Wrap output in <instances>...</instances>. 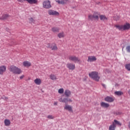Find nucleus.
Returning a JSON list of instances; mask_svg holds the SVG:
<instances>
[{"label":"nucleus","mask_w":130,"mask_h":130,"mask_svg":"<svg viewBox=\"0 0 130 130\" xmlns=\"http://www.w3.org/2000/svg\"><path fill=\"white\" fill-rule=\"evenodd\" d=\"M48 48H51V50H57V46L55 44H48Z\"/></svg>","instance_id":"obj_9"},{"label":"nucleus","mask_w":130,"mask_h":130,"mask_svg":"<svg viewBox=\"0 0 130 130\" xmlns=\"http://www.w3.org/2000/svg\"><path fill=\"white\" fill-rule=\"evenodd\" d=\"M9 18V15L4 14L2 16V17H0V20H7Z\"/></svg>","instance_id":"obj_22"},{"label":"nucleus","mask_w":130,"mask_h":130,"mask_svg":"<svg viewBox=\"0 0 130 130\" xmlns=\"http://www.w3.org/2000/svg\"><path fill=\"white\" fill-rule=\"evenodd\" d=\"M69 59L70 61H73L75 63L81 62V59H80V58H78L75 55L69 56Z\"/></svg>","instance_id":"obj_6"},{"label":"nucleus","mask_w":130,"mask_h":130,"mask_svg":"<svg viewBox=\"0 0 130 130\" xmlns=\"http://www.w3.org/2000/svg\"><path fill=\"white\" fill-rule=\"evenodd\" d=\"M96 60V58L94 56H88L87 61L88 62H92Z\"/></svg>","instance_id":"obj_10"},{"label":"nucleus","mask_w":130,"mask_h":130,"mask_svg":"<svg viewBox=\"0 0 130 130\" xmlns=\"http://www.w3.org/2000/svg\"><path fill=\"white\" fill-rule=\"evenodd\" d=\"M29 23H35V20L32 18H29Z\"/></svg>","instance_id":"obj_32"},{"label":"nucleus","mask_w":130,"mask_h":130,"mask_svg":"<svg viewBox=\"0 0 130 130\" xmlns=\"http://www.w3.org/2000/svg\"><path fill=\"white\" fill-rule=\"evenodd\" d=\"M113 123H114V125H118L119 126H121L122 125L121 123L119 121H117V120H114V122H113Z\"/></svg>","instance_id":"obj_27"},{"label":"nucleus","mask_w":130,"mask_h":130,"mask_svg":"<svg viewBox=\"0 0 130 130\" xmlns=\"http://www.w3.org/2000/svg\"><path fill=\"white\" fill-rule=\"evenodd\" d=\"M101 106L103 108H108L109 107V105L107 103L102 102L101 104Z\"/></svg>","instance_id":"obj_21"},{"label":"nucleus","mask_w":130,"mask_h":130,"mask_svg":"<svg viewBox=\"0 0 130 130\" xmlns=\"http://www.w3.org/2000/svg\"><path fill=\"white\" fill-rule=\"evenodd\" d=\"M52 31L53 32H58V31H59V29L57 27H53L52 28Z\"/></svg>","instance_id":"obj_29"},{"label":"nucleus","mask_w":130,"mask_h":130,"mask_svg":"<svg viewBox=\"0 0 130 130\" xmlns=\"http://www.w3.org/2000/svg\"><path fill=\"white\" fill-rule=\"evenodd\" d=\"M9 70L14 75H20L23 72L19 68L14 65L11 66L9 68Z\"/></svg>","instance_id":"obj_1"},{"label":"nucleus","mask_w":130,"mask_h":130,"mask_svg":"<svg viewBox=\"0 0 130 130\" xmlns=\"http://www.w3.org/2000/svg\"><path fill=\"white\" fill-rule=\"evenodd\" d=\"M103 86L105 87V84H102Z\"/></svg>","instance_id":"obj_42"},{"label":"nucleus","mask_w":130,"mask_h":130,"mask_svg":"<svg viewBox=\"0 0 130 130\" xmlns=\"http://www.w3.org/2000/svg\"><path fill=\"white\" fill-rule=\"evenodd\" d=\"M56 3H57L59 5H64L66 0H56Z\"/></svg>","instance_id":"obj_23"},{"label":"nucleus","mask_w":130,"mask_h":130,"mask_svg":"<svg viewBox=\"0 0 130 130\" xmlns=\"http://www.w3.org/2000/svg\"><path fill=\"white\" fill-rule=\"evenodd\" d=\"M115 27L119 30H128L130 28V24L126 23L124 25H116Z\"/></svg>","instance_id":"obj_2"},{"label":"nucleus","mask_w":130,"mask_h":130,"mask_svg":"<svg viewBox=\"0 0 130 130\" xmlns=\"http://www.w3.org/2000/svg\"><path fill=\"white\" fill-rule=\"evenodd\" d=\"M64 37V35L63 34V32H61L58 34V37L59 38H62V37Z\"/></svg>","instance_id":"obj_30"},{"label":"nucleus","mask_w":130,"mask_h":130,"mask_svg":"<svg viewBox=\"0 0 130 130\" xmlns=\"http://www.w3.org/2000/svg\"><path fill=\"white\" fill-rule=\"evenodd\" d=\"M66 110H68L69 112L73 113L74 111L73 110V107L70 105L66 106Z\"/></svg>","instance_id":"obj_17"},{"label":"nucleus","mask_w":130,"mask_h":130,"mask_svg":"<svg viewBox=\"0 0 130 130\" xmlns=\"http://www.w3.org/2000/svg\"><path fill=\"white\" fill-rule=\"evenodd\" d=\"M4 99H5V100H8V97L5 96V97L4 98Z\"/></svg>","instance_id":"obj_37"},{"label":"nucleus","mask_w":130,"mask_h":130,"mask_svg":"<svg viewBox=\"0 0 130 130\" xmlns=\"http://www.w3.org/2000/svg\"><path fill=\"white\" fill-rule=\"evenodd\" d=\"M89 76L93 80L99 82L100 79V77L99 75L98 72H92L89 74Z\"/></svg>","instance_id":"obj_3"},{"label":"nucleus","mask_w":130,"mask_h":130,"mask_svg":"<svg viewBox=\"0 0 130 130\" xmlns=\"http://www.w3.org/2000/svg\"><path fill=\"white\" fill-rule=\"evenodd\" d=\"M116 127V125L114 124V123H112V124L109 126V130H115Z\"/></svg>","instance_id":"obj_24"},{"label":"nucleus","mask_w":130,"mask_h":130,"mask_svg":"<svg viewBox=\"0 0 130 130\" xmlns=\"http://www.w3.org/2000/svg\"><path fill=\"white\" fill-rule=\"evenodd\" d=\"M64 92V90L63 88H60L58 90V92L59 94H63V92Z\"/></svg>","instance_id":"obj_28"},{"label":"nucleus","mask_w":130,"mask_h":130,"mask_svg":"<svg viewBox=\"0 0 130 130\" xmlns=\"http://www.w3.org/2000/svg\"><path fill=\"white\" fill-rule=\"evenodd\" d=\"M115 100V98L114 97H110V96H107L105 99V101L109 102V103H112Z\"/></svg>","instance_id":"obj_12"},{"label":"nucleus","mask_w":130,"mask_h":130,"mask_svg":"<svg viewBox=\"0 0 130 130\" xmlns=\"http://www.w3.org/2000/svg\"><path fill=\"white\" fill-rule=\"evenodd\" d=\"M119 18H119V16H117L116 18H115L114 19L116 20V21H118V20H119Z\"/></svg>","instance_id":"obj_36"},{"label":"nucleus","mask_w":130,"mask_h":130,"mask_svg":"<svg viewBox=\"0 0 130 130\" xmlns=\"http://www.w3.org/2000/svg\"><path fill=\"white\" fill-rule=\"evenodd\" d=\"M67 67L71 70H74L76 69V66L73 63H68Z\"/></svg>","instance_id":"obj_15"},{"label":"nucleus","mask_w":130,"mask_h":130,"mask_svg":"<svg viewBox=\"0 0 130 130\" xmlns=\"http://www.w3.org/2000/svg\"><path fill=\"white\" fill-rule=\"evenodd\" d=\"M47 118H49V119H53L54 117L52 116V115H49L48 116Z\"/></svg>","instance_id":"obj_33"},{"label":"nucleus","mask_w":130,"mask_h":130,"mask_svg":"<svg viewBox=\"0 0 130 130\" xmlns=\"http://www.w3.org/2000/svg\"><path fill=\"white\" fill-rule=\"evenodd\" d=\"M99 14L98 13H94L93 15H89L88 16V19L91 20H92L93 19L98 20L99 19Z\"/></svg>","instance_id":"obj_7"},{"label":"nucleus","mask_w":130,"mask_h":130,"mask_svg":"<svg viewBox=\"0 0 130 130\" xmlns=\"http://www.w3.org/2000/svg\"><path fill=\"white\" fill-rule=\"evenodd\" d=\"M48 14L50 15V16H59L58 12L52 10H48Z\"/></svg>","instance_id":"obj_8"},{"label":"nucleus","mask_w":130,"mask_h":130,"mask_svg":"<svg viewBox=\"0 0 130 130\" xmlns=\"http://www.w3.org/2000/svg\"><path fill=\"white\" fill-rule=\"evenodd\" d=\"M7 71V67L5 66H0V75H4V73H6Z\"/></svg>","instance_id":"obj_11"},{"label":"nucleus","mask_w":130,"mask_h":130,"mask_svg":"<svg viewBox=\"0 0 130 130\" xmlns=\"http://www.w3.org/2000/svg\"><path fill=\"white\" fill-rule=\"evenodd\" d=\"M18 2H19L20 3H23V0H17Z\"/></svg>","instance_id":"obj_39"},{"label":"nucleus","mask_w":130,"mask_h":130,"mask_svg":"<svg viewBox=\"0 0 130 130\" xmlns=\"http://www.w3.org/2000/svg\"><path fill=\"white\" fill-rule=\"evenodd\" d=\"M54 105H57V102H55L54 103Z\"/></svg>","instance_id":"obj_38"},{"label":"nucleus","mask_w":130,"mask_h":130,"mask_svg":"<svg viewBox=\"0 0 130 130\" xmlns=\"http://www.w3.org/2000/svg\"><path fill=\"white\" fill-rule=\"evenodd\" d=\"M125 68L127 69L128 71H130V64H126L125 65Z\"/></svg>","instance_id":"obj_31"},{"label":"nucleus","mask_w":130,"mask_h":130,"mask_svg":"<svg viewBox=\"0 0 130 130\" xmlns=\"http://www.w3.org/2000/svg\"><path fill=\"white\" fill-rule=\"evenodd\" d=\"M30 5H37L38 0H25Z\"/></svg>","instance_id":"obj_13"},{"label":"nucleus","mask_w":130,"mask_h":130,"mask_svg":"<svg viewBox=\"0 0 130 130\" xmlns=\"http://www.w3.org/2000/svg\"><path fill=\"white\" fill-rule=\"evenodd\" d=\"M126 51L128 52H130V46H128L126 47Z\"/></svg>","instance_id":"obj_34"},{"label":"nucleus","mask_w":130,"mask_h":130,"mask_svg":"<svg viewBox=\"0 0 130 130\" xmlns=\"http://www.w3.org/2000/svg\"><path fill=\"white\" fill-rule=\"evenodd\" d=\"M114 94L118 96H121L123 94V93L120 91H115L114 92Z\"/></svg>","instance_id":"obj_26"},{"label":"nucleus","mask_w":130,"mask_h":130,"mask_svg":"<svg viewBox=\"0 0 130 130\" xmlns=\"http://www.w3.org/2000/svg\"><path fill=\"white\" fill-rule=\"evenodd\" d=\"M71 95L72 92L69 90L66 91V102H72V99H71Z\"/></svg>","instance_id":"obj_4"},{"label":"nucleus","mask_w":130,"mask_h":130,"mask_svg":"<svg viewBox=\"0 0 130 130\" xmlns=\"http://www.w3.org/2000/svg\"><path fill=\"white\" fill-rule=\"evenodd\" d=\"M4 124L5 126H10L11 125V121L8 119H5L4 120Z\"/></svg>","instance_id":"obj_18"},{"label":"nucleus","mask_w":130,"mask_h":130,"mask_svg":"<svg viewBox=\"0 0 130 130\" xmlns=\"http://www.w3.org/2000/svg\"><path fill=\"white\" fill-rule=\"evenodd\" d=\"M23 65L24 67L29 68V67H31V62H29V61H24L23 62Z\"/></svg>","instance_id":"obj_16"},{"label":"nucleus","mask_w":130,"mask_h":130,"mask_svg":"<svg viewBox=\"0 0 130 130\" xmlns=\"http://www.w3.org/2000/svg\"><path fill=\"white\" fill-rule=\"evenodd\" d=\"M128 126L130 128V122H129L128 123Z\"/></svg>","instance_id":"obj_40"},{"label":"nucleus","mask_w":130,"mask_h":130,"mask_svg":"<svg viewBox=\"0 0 130 130\" xmlns=\"http://www.w3.org/2000/svg\"><path fill=\"white\" fill-rule=\"evenodd\" d=\"M24 78H25V75H22L19 77V79L20 80H23V79H24Z\"/></svg>","instance_id":"obj_35"},{"label":"nucleus","mask_w":130,"mask_h":130,"mask_svg":"<svg viewBox=\"0 0 130 130\" xmlns=\"http://www.w3.org/2000/svg\"><path fill=\"white\" fill-rule=\"evenodd\" d=\"M128 93L129 95H130V89L128 90Z\"/></svg>","instance_id":"obj_41"},{"label":"nucleus","mask_w":130,"mask_h":130,"mask_svg":"<svg viewBox=\"0 0 130 130\" xmlns=\"http://www.w3.org/2000/svg\"><path fill=\"white\" fill-rule=\"evenodd\" d=\"M43 7L44 9H50L51 8V3L49 1H44L43 3Z\"/></svg>","instance_id":"obj_5"},{"label":"nucleus","mask_w":130,"mask_h":130,"mask_svg":"<svg viewBox=\"0 0 130 130\" xmlns=\"http://www.w3.org/2000/svg\"><path fill=\"white\" fill-rule=\"evenodd\" d=\"M50 79L53 81H54V80H56V76L54 75V74H51L50 75Z\"/></svg>","instance_id":"obj_25"},{"label":"nucleus","mask_w":130,"mask_h":130,"mask_svg":"<svg viewBox=\"0 0 130 130\" xmlns=\"http://www.w3.org/2000/svg\"><path fill=\"white\" fill-rule=\"evenodd\" d=\"M59 101L62 103H64V102H66V95H61V98L59 99Z\"/></svg>","instance_id":"obj_19"},{"label":"nucleus","mask_w":130,"mask_h":130,"mask_svg":"<svg viewBox=\"0 0 130 130\" xmlns=\"http://www.w3.org/2000/svg\"><path fill=\"white\" fill-rule=\"evenodd\" d=\"M34 83L36 85H40L42 84V80H41V79L40 78H36L34 80Z\"/></svg>","instance_id":"obj_14"},{"label":"nucleus","mask_w":130,"mask_h":130,"mask_svg":"<svg viewBox=\"0 0 130 130\" xmlns=\"http://www.w3.org/2000/svg\"><path fill=\"white\" fill-rule=\"evenodd\" d=\"M99 17L100 20L103 21H105L108 20V18L103 15H100Z\"/></svg>","instance_id":"obj_20"}]
</instances>
